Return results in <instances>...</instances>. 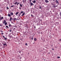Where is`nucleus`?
Masks as SVG:
<instances>
[{"label": "nucleus", "instance_id": "nucleus-12", "mask_svg": "<svg viewBox=\"0 0 61 61\" xmlns=\"http://www.w3.org/2000/svg\"><path fill=\"white\" fill-rule=\"evenodd\" d=\"M18 13H19V12H17L16 13V15H18Z\"/></svg>", "mask_w": 61, "mask_h": 61}, {"label": "nucleus", "instance_id": "nucleus-4", "mask_svg": "<svg viewBox=\"0 0 61 61\" xmlns=\"http://www.w3.org/2000/svg\"><path fill=\"white\" fill-rule=\"evenodd\" d=\"M30 5L31 6H33V5L34 4H33V3H30Z\"/></svg>", "mask_w": 61, "mask_h": 61}, {"label": "nucleus", "instance_id": "nucleus-8", "mask_svg": "<svg viewBox=\"0 0 61 61\" xmlns=\"http://www.w3.org/2000/svg\"><path fill=\"white\" fill-rule=\"evenodd\" d=\"M20 7H22V6L23 5H22L21 4H20Z\"/></svg>", "mask_w": 61, "mask_h": 61}, {"label": "nucleus", "instance_id": "nucleus-40", "mask_svg": "<svg viewBox=\"0 0 61 61\" xmlns=\"http://www.w3.org/2000/svg\"><path fill=\"white\" fill-rule=\"evenodd\" d=\"M1 33H3V31H1Z\"/></svg>", "mask_w": 61, "mask_h": 61}, {"label": "nucleus", "instance_id": "nucleus-2", "mask_svg": "<svg viewBox=\"0 0 61 61\" xmlns=\"http://www.w3.org/2000/svg\"><path fill=\"white\" fill-rule=\"evenodd\" d=\"M45 2L46 3H48L49 2V1L47 0H45Z\"/></svg>", "mask_w": 61, "mask_h": 61}, {"label": "nucleus", "instance_id": "nucleus-21", "mask_svg": "<svg viewBox=\"0 0 61 61\" xmlns=\"http://www.w3.org/2000/svg\"><path fill=\"white\" fill-rule=\"evenodd\" d=\"M39 8L40 9H41L42 8V7L41 6H40L39 7Z\"/></svg>", "mask_w": 61, "mask_h": 61}, {"label": "nucleus", "instance_id": "nucleus-16", "mask_svg": "<svg viewBox=\"0 0 61 61\" xmlns=\"http://www.w3.org/2000/svg\"><path fill=\"white\" fill-rule=\"evenodd\" d=\"M5 27H7V28L8 29V28H9L8 27V26H5Z\"/></svg>", "mask_w": 61, "mask_h": 61}, {"label": "nucleus", "instance_id": "nucleus-26", "mask_svg": "<svg viewBox=\"0 0 61 61\" xmlns=\"http://www.w3.org/2000/svg\"><path fill=\"white\" fill-rule=\"evenodd\" d=\"M14 20H16V18H14Z\"/></svg>", "mask_w": 61, "mask_h": 61}, {"label": "nucleus", "instance_id": "nucleus-20", "mask_svg": "<svg viewBox=\"0 0 61 61\" xmlns=\"http://www.w3.org/2000/svg\"><path fill=\"white\" fill-rule=\"evenodd\" d=\"M31 16H32V17H34V16L33 15L31 14Z\"/></svg>", "mask_w": 61, "mask_h": 61}, {"label": "nucleus", "instance_id": "nucleus-45", "mask_svg": "<svg viewBox=\"0 0 61 61\" xmlns=\"http://www.w3.org/2000/svg\"><path fill=\"white\" fill-rule=\"evenodd\" d=\"M46 60L45 59V60Z\"/></svg>", "mask_w": 61, "mask_h": 61}, {"label": "nucleus", "instance_id": "nucleus-31", "mask_svg": "<svg viewBox=\"0 0 61 61\" xmlns=\"http://www.w3.org/2000/svg\"><path fill=\"white\" fill-rule=\"evenodd\" d=\"M29 1L31 2L32 1V0H30Z\"/></svg>", "mask_w": 61, "mask_h": 61}, {"label": "nucleus", "instance_id": "nucleus-5", "mask_svg": "<svg viewBox=\"0 0 61 61\" xmlns=\"http://www.w3.org/2000/svg\"><path fill=\"white\" fill-rule=\"evenodd\" d=\"M34 40L35 41H36L37 40L36 39V38H35L34 39Z\"/></svg>", "mask_w": 61, "mask_h": 61}, {"label": "nucleus", "instance_id": "nucleus-11", "mask_svg": "<svg viewBox=\"0 0 61 61\" xmlns=\"http://www.w3.org/2000/svg\"><path fill=\"white\" fill-rule=\"evenodd\" d=\"M8 16L9 17H10L11 16V15H10V14H8Z\"/></svg>", "mask_w": 61, "mask_h": 61}, {"label": "nucleus", "instance_id": "nucleus-13", "mask_svg": "<svg viewBox=\"0 0 61 61\" xmlns=\"http://www.w3.org/2000/svg\"><path fill=\"white\" fill-rule=\"evenodd\" d=\"M25 15V13H24L22 15H21V16H24Z\"/></svg>", "mask_w": 61, "mask_h": 61}, {"label": "nucleus", "instance_id": "nucleus-46", "mask_svg": "<svg viewBox=\"0 0 61 61\" xmlns=\"http://www.w3.org/2000/svg\"><path fill=\"white\" fill-rule=\"evenodd\" d=\"M49 54H50V53H48Z\"/></svg>", "mask_w": 61, "mask_h": 61}, {"label": "nucleus", "instance_id": "nucleus-22", "mask_svg": "<svg viewBox=\"0 0 61 61\" xmlns=\"http://www.w3.org/2000/svg\"><path fill=\"white\" fill-rule=\"evenodd\" d=\"M20 13L21 14H23V11H21Z\"/></svg>", "mask_w": 61, "mask_h": 61}, {"label": "nucleus", "instance_id": "nucleus-6", "mask_svg": "<svg viewBox=\"0 0 61 61\" xmlns=\"http://www.w3.org/2000/svg\"><path fill=\"white\" fill-rule=\"evenodd\" d=\"M12 19V17H11L10 18V21H11Z\"/></svg>", "mask_w": 61, "mask_h": 61}, {"label": "nucleus", "instance_id": "nucleus-34", "mask_svg": "<svg viewBox=\"0 0 61 61\" xmlns=\"http://www.w3.org/2000/svg\"><path fill=\"white\" fill-rule=\"evenodd\" d=\"M7 9H9V7H7Z\"/></svg>", "mask_w": 61, "mask_h": 61}, {"label": "nucleus", "instance_id": "nucleus-43", "mask_svg": "<svg viewBox=\"0 0 61 61\" xmlns=\"http://www.w3.org/2000/svg\"><path fill=\"white\" fill-rule=\"evenodd\" d=\"M0 26H1V25H0Z\"/></svg>", "mask_w": 61, "mask_h": 61}, {"label": "nucleus", "instance_id": "nucleus-29", "mask_svg": "<svg viewBox=\"0 0 61 61\" xmlns=\"http://www.w3.org/2000/svg\"><path fill=\"white\" fill-rule=\"evenodd\" d=\"M20 15H21V13H20L19 14V16H20Z\"/></svg>", "mask_w": 61, "mask_h": 61}, {"label": "nucleus", "instance_id": "nucleus-39", "mask_svg": "<svg viewBox=\"0 0 61 61\" xmlns=\"http://www.w3.org/2000/svg\"><path fill=\"white\" fill-rule=\"evenodd\" d=\"M1 34H2V35H4V33H1Z\"/></svg>", "mask_w": 61, "mask_h": 61}, {"label": "nucleus", "instance_id": "nucleus-14", "mask_svg": "<svg viewBox=\"0 0 61 61\" xmlns=\"http://www.w3.org/2000/svg\"><path fill=\"white\" fill-rule=\"evenodd\" d=\"M17 4V2H16L14 3V5H16Z\"/></svg>", "mask_w": 61, "mask_h": 61}, {"label": "nucleus", "instance_id": "nucleus-42", "mask_svg": "<svg viewBox=\"0 0 61 61\" xmlns=\"http://www.w3.org/2000/svg\"><path fill=\"white\" fill-rule=\"evenodd\" d=\"M19 53H21V52H19Z\"/></svg>", "mask_w": 61, "mask_h": 61}, {"label": "nucleus", "instance_id": "nucleus-3", "mask_svg": "<svg viewBox=\"0 0 61 61\" xmlns=\"http://www.w3.org/2000/svg\"><path fill=\"white\" fill-rule=\"evenodd\" d=\"M3 18H4V17H1L0 18V20H2V19H3Z\"/></svg>", "mask_w": 61, "mask_h": 61}, {"label": "nucleus", "instance_id": "nucleus-18", "mask_svg": "<svg viewBox=\"0 0 61 61\" xmlns=\"http://www.w3.org/2000/svg\"><path fill=\"white\" fill-rule=\"evenodd\" d=\"M4 39H5V40H7V38H6V37L5 38H4Z\"/></svg>", "mask_w": 61, "mask_h": 61}, {"label": "nucleus", "instance_id": "nucleus-35", "mask_svg": "<svg viewBox=\"0 0 61 61\" xmlns=\"http://www.w3.org/2000/svg\"><path fill=\"white\" fill-rule=\"evenodd\" d=\"M52 50H54V48H53L52 49Z\"/></svg>", "mask_w": 61, "mask_h": 61}, {"label": "nucleus", "instance_id": "nucleus-32", "mask_svg": "<svg viewBox=\"0 0 61 61\" xmlns=\"http://www.w3.org/2000/svg\"><path fill=\"white\" fill-rule=\"evenodd\" d=\"M19 8L20 9H21V8L20 7H19Z\"/></svg>", "mask_w": 61, "mask_h": 61}, {"label": "nucleus", "instance_id": "nucleus-24", "mask_svg": "<svg viewBox=\"0 0 61 61\" xmlns=\"http://www.w3.org/2000/svg\"><path fill=\"white\" fill-rule=\"evenodd\" d=\"M25 46H27V43H26L25 44Z\"/></svg>", "mask_w": 61, "mask_h": 61}, {"label": "nucleus", "instance_id": "nucleus-9", "mask_svg": "<svg viewBox=\"0 0 61 61\" xmlns=\"http://www.w3.org/2000/svg\"><path fill=\"white\" fill-rule=\"evenodd\" d=\"M56 3H58V1H57V0H56Z\"/></svg>", "mask_w": 61, "mask_h": 61}, {"label": "nucleus", "instance_id": "nucleus-36", "mask_svg": "<svg viewBox=\"0 0 61 61\" xmlns=\"http://www.w3.org/2000/svg\"><path fill=\"white\" fill-rule=\"evenodd\" d=\"M2 10H0V12H2Z\"/></svg>", "mask_w": 61, "mask_h": 61}, {"label": "nucleus", "instance_id": "nucleus-10", "mask_svg": "<svg viewBox=\"0 0 61 61\" xmlns=\"http://www.w3.org/2000/svg\"><path fill=\"white\" fill-rule=\"evenodd\" d=\"M36 1L35 0H34V1H33V3H36Z\"/></svg>", "mask_w": 61, "mask_h": 61}, {"label": "nucleus", "instance_id": "nucleus-25", "mask_svg": "<svg viewBox=\"0 0 61 61\" xmlns=\"http://www.w3.org/2000/svg\"><path fill=\"white\" fill-rule=\"evenodd\" d=\"M60 57H58V56L57 57V58H60Z\"/></svg>", "mask_w": 61, "mask_h": 61}, {"label": "nucleus", "instance_id": "nucleus-15", "mask_svg": "<svg viewBox=\"0 0 61 61\" xmlns=\"http://www.w3.org/2000/svg\"><path fill=\"white\" fill-rule=\"evenodd\" d=\"M9 27H11V25L10 24H9Z\"/></svg>", "mask_w": 61, "mask_h": 61}, {"label": "nucleus", "instance_id": "nucleus-7", "mask_svg": "<svg viewBox=\"0 0 61 61\" xmlns=\"http://www.w3.org/2000/svg\"><path fill=\"white\" fill-rule=\"evenodd\" d=\"M10 14L11 15H13V12H11L10 13Z\"/></svg>", "mask_w": 61, "mask_h": 61}, {"label": "nucleus", "instance_id": "nucleus-41", "mask_svg": "<svg viewBox=\"0 0 61 61\" xmlns=\"http://www.w3.org/2000/svg\"><path fill=\"white\" fill-rule=\"evenodd\" d=\"M55 1V0H53V1L54 2Z\"/></svg>", "mask_w": 61, "mask_h": 61}, {"label": "nucleus", "instance_id": "nucleus-19", "mask_svg": "<svg viewBox=\"0 0 61 61\" xmlns=\"http://www.w3.org/2000/svg\"><path fill=\"white\" fill-rule=\"evenodd\" d=\"M60 16H61V12H60Z\"/></svg>", "mask_w": 61, "mask_h": 61}, {"label": "nucleus", "instance_id": "nucleus-27", "mask_svg": "<svg viewBox=\"0 0 61 61\" xmlns=\"http://www.w3.org/2000/svg\"><path fill=\"white\" fill-rule=\"evenodd\" d=\"M11 31H12V30H10V32H11Z\"/></svg>", "mask_w": 61, "mask_h": 61}, {"label": "nucleus", "instance_id": "nucleus-44", "mask_svg": "<svg viewBox=\"0 0 61 61\" xmlns=\"http://www.w3.org/2000/svg\"><path fill=\"white\" fill-rule=\"evenodd\" d=\"M27 0H25V1H26Z\"/></svg>", "mask_w": 61, "mask_h": 61}, {"label": "nucleus", "instance_id": "nucleus-33", "mask_svg": "<svg viewBox=\"0 0 61 61\" xmlns=\"http://www.w3.org/2000/svg\"><path fill=\"white\" fill-rule=\"evenodd\" d=\"M23 3H24V2H25V0H23Z\"/></svg>", "mask_w": 61, "mask_h": 61}, {"label": "nucleus", "instance_id": "nucleus-30", "mask_svg": "<svg viewBox=\"0 0 61 61\" xmlns=\"http://www.w3.org/2000/svg\"><path fill=\"white\" fill-rule=\"evenodd\" d=\"M19 4V3H17V5H18V4Z\"/></svg>", "mask_w": 61, "mask_h": 61}, {"label": "nucleus", "instance_id": "nucleus-23", "mask_svg": "<svg viewBox=\"0 0 61 61\" xmlns=\"http://www.w3.org/2000/svg\"><path fill=\"white\" fill-rule=\"evenodd\" d=\"M13 6H14V5H13L12 6H11V7H13Z\"/></svg>", "mask_w": 61, "mask_h": 61}, {"label": "nucleus", "instance_id": "nucleus-28", "mask_svg": "<svg viewBox=\"0 0 61 61\" xmlns=\"http://www.w3.org/2000/svg\"><path fill=\"white\" fill-rule=\"evenodd\" d=\"M59 41H61V39H60L59 40Z\"/></svg>", "mask_w": 61, "mask_h": 61}, {"label": "nucleus", "instance_id": "nucleus-17", "mask_svg": "<svg viewBox=\"0 0 61 61\" xmlns=\"http://www.w3.org/2000/svg\"><path fill=\"white\" fill-rule=\"evenodd\" d=\"M3 46H5L6 45V43H5V44H3Z\"/></svg>", "mask_w": 61, "mask_h": 61}, {"label": "nucleus", "instance_id": "nucleus-1", "mask_svg": "<svg viewBox=\"0 0 61 61\" xmlns=\"http://www.w3.org/2000/svg\"><path fill=\"white\" fill-rule=\"evenodd\" d=\"M3 24H5V25H6L7 24V23L6 22V20H4V22H3Z\"/></svg>", "mask_w": 61, "mask_h": 61}, {"label": "nucleus", "instance_id": "nucleus-38", "mask_svg": "<svg viewBox=\"0 0 61 61\" xmlns=\"http://www.w3.org/2000/svg\"><path fill=\"white\" fill-rule=\"evenodd\" d=\"M31 39L32 40H33V37Z\"/></svg>", "mask_w": 61, "mask_h": 61}, {"label": "nucleus", "instance_id": "nucleus-37", "mask_svg": "<svg viewBox=\"0 0 61 61\" xmlns=\"http://www.w3.org/2000/svg\"><path fill=\"white\" fill-rule=\"evenodd\" d=\"M3 37H4V38H5V37L4 36H3Z\"/></svg>", "mask_w": 61, "mask_h": 61}]
</instances>
